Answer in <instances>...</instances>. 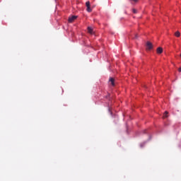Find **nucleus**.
<instances>
[{"label":"nucleus","instance_id":"f8f14e48","mask_svg":"<svg viewBox=\"0 0 181 181\" xmlns=\"http://www.w3.org/2000/svg\"><path fill=\"white\" fill-rule=\"evenodd\" d=\"M135 39H138V34L135 35Z\"/></svg>","mask_w":181,"mask_h":181},{"label":"nucleus","instance_id":"7ed1b4c3","mask_svg":"<svg viewBox=\"0 0 181 181\" xmlns=\"http://www.w3.org/2000/svg\"><path fill=\"white\" fill-rule=\"evenodd\" d=\"M109 83H110L112 87L115 86V79H114V78H110Z\"/></svg>","mask_w":181,"mask_h":181},{"label":"nucleus","instance_id":"39448f33","mask_svg":"<svg viewBox=\"0 0 181 181\" xmlns=\"http://www.w3.org/2000/svg\"><path fill=\"white\" fill-rule=\"evenodd\" d=\"M88 32L90 35H94V30L91 27H88Z\"/></svg>","mask_w":181,"mask_h":181},{"label":"nucleus","instance_id":"f03ea898","mask_svg":"<svg viewBox=\"0 0 181 181\" xmlns=\"http://www.w3.org/2000/svg\"><path fill=\"white\" fill-rule=\"evenodd\" d=\"M76 19H77V16H72L69 18L68 21L69 23H73V22H74V21H76Z\"/></svg>","mask_w":181,"mask_h":181},{"label":"nucleus","instance_id":"f257e3e1","mask_svg":"<svg viewBox=\"0 0 181 181\" xmlns=\"http://www.w3.org/2000/svg\"><path fill=\"white\" fill-rule=\"evenodd\" d=\"M146 49L147 50H152V49H153V45H152V42L149 41L146 42Z\"/></svg>","mask_w":181,"mask_h":181},{"label":"nucleus","instance_id":"423d86ee","mask_svg":"<svg viewBox=\"0 0 181 181\" xmlns=\"http://www.w3.org/2000/svg\"><path fill=\"white\" fill-rule=\"evenodd\" d=\"M175 36H176V37H180V32H179V31L175 32Z\"/></svg>","mask_w":181,"mask_h":181},{"label":"nucleus","instance_id":"9b49d317","mask_svg":"<svg viewBox=\"0 0 181 181\" xmlns=\"http://www.w3.org/2000/svg\"><path fill=\"white\" fill-rule=\"evenodd\" d=\"M133 12H134V13H136V9L134 8Z\"/></svg>","mask_w":181,"mask_h":181},{"label":"nucleus","instance_id":"ddd939ff","mask_svg":"<svg viewBox=\"0 0 181 181\" xmlns=\"http://www.w3.org/2000/svg\"><path fill=\"white\" fill-rule=\"evenodd\" d=\"M178 71L181 73V68H179Z\"/></svg>","mask_w":181,"mask_h":181},{"label":"nucleus","instance_id":"0eeeda50","mask_svg":"<svg viewBox=\"0 0 181 181\" xmlns=\"http://www.w3.org/2000/svg\"><path fill=\"white\" fill-rule=\"evenodd\" d=\"M168 111H165L163 116V118H168Z\"/></svg>","mask_w":181,"mask_h":181},{"label":"nucleus","instance_id":"1a4fd4ad","mask_svg":"<svg viewBox=\"0 0 181 181\" xmlns=\"http://www.w3.org/2000/svg\"><path fill=\"white\" fill-rule=\"evenodd\" d=\"M86 8L90 6V1H86Z\"/></svg>","mask_w":181,"mask_h":181},{"label":"nucleus","instance_id":"9d476101","mask_svg":"<svg viewBox=\"0 0 181 181\" xmlns=\"http://www.w3.org/2000/svg\"><path fill=\"white\" fill-rule=\"evenodd\" d=\"M130 2H134L136 3L138 2L139 0H129Z\"/></svg>","mask_w":181,"mask_h":181},{"label":"nucleus","instance_id":"20e7f679","mask_svg":"<svg viewBox=\"0 0 181 181\" xmlns=\"http://www.w3.org/2000/svg\"><path fill=\"white\" fill-rule=\"evenodd\" d=\"M163 53V49L160 47L157 48V54H162Z\"/></svg>","mask_w":181,"mask_h":181},{"label":"nucleus","instance_id":"6e6552de","mask_svg":"<svg viewBox=\"0 0 181 181\" xmlns=\"http://www.w3.org/2000/svg\"><path fill=\"white\" fill-rule=\"evenodd\" d=\"M87 12H91L93 10L91 9V7L89 6L86 8Z\"/></svg>","mask_w":181,"mask_h":181}]
</instances>
